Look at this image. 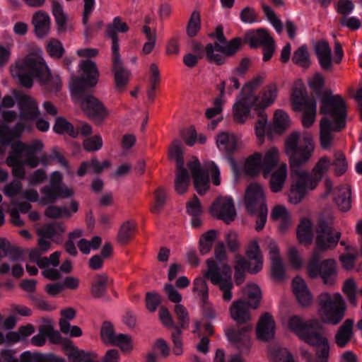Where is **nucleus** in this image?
Returning a JSON list of instances; mask_svg holds the SVG:
<instances>
[{"label":"nucleus","mask_w":362,"mask_h":362,"mask_svg":"<svg viewBox=\"0 0 362 362\" xmlns=\"http://www.w3.org/2000/svg\"><path fill=\"white\" fill-rule=\"evenodd\" d=\"M129 30L127 24L122 21V19L117 16L112 21L107 25L106 35L111 40L112 53H119V44L118 33H127Z\"/></svg>","instance_id":"nucleus-25"},{"label":"nucleus","mask_w":362,"mask_h":362,"mask_svg":"<svg viewBox=\"0 0 362 362\" xmlns=\"http://www.w3.org/2000/svg\"><path fill=\"white\" fill-rule=\"evenodd\" d=\"M265 201L264 189L260 184L253 182L246 188L244 205L250 214H254L263 206H267Z\"/></svg>","instance_id":"nucleus-17"},{"label":"nucleus","mask_w":362,"mask_h":362,"mask_svg":"<svg viewBox=\"0 0 362 362\" xmlns=\"http://www.w3.org/2000/svg\"><path fill=\"white\" fill-rule=\"evenodd\" d=\"M281 159V151L276 146H272L264 153L255 152L247 158L243 165H239L233 158H228L231 170L238 177L241 175L242 168L249 175L255 176L262 172L264 177H267L275 167L279 166Z\"/></svg>","instance_id":"nucleus-6"},{"label":"nucleus","mask_w":362,"mask_h":362,"mask_svg":"<svg viewBox=\"0 0 362 362\" xmlns=\"http://www.w3.org/2000/svg\"><path fill=\"white\" fill-rule=\"evenodd\" d=\"M18 360L20 362H66L63 358L52 354L45 355L29 351L23 352Z\"/></svg>","instance_id":"nucleus-39"},{"label":"nucleus","mask_w":362,"mask_h":362,"mask_svg":"<svg viewBox=\"0 0 362 362\" xmlns=\"http://www.w3.org/2000/svg\"><path fill=\"white\" fill-rule=\"evenodd\" d=\"M46 48L48 54L54 58H61L64 52L62 43L54 38L48 40Z\"/></svg>","instance_id":"nucleus-58"},{"label":"nucleus","mask_w":362,"mask_h":362,"mask_svg":"<svg viewBox=\"0 0 362 362\" xmlns=\"http://www.w3.org/2000/svg\"><path fill=\"white\" fill-rule=\"evenodd\" d=\"M255 98L239 93L232 106V115L235 122L244 124L250 117L252 108L255 109Z\"/></svg>","instance_id":"nucleus-18"},{"label":"nucleus","mask_w":362,"mask_h":362,"mask_svg":"<svg viewBox=\"0 0 362 362\" xmlns=\"http://www.w3.org/2000/svg\"><path fill=\"white\" fill-rule=\"evenodd\" d=\"M214 362H245L242 357L238 354L226 355L221 349H218L216 352Z\"/></svg>","instance_id":"nucleus-64"},{"label":"nucleus","mask_w":362,"mask_h":362,"mask_svg":"<svg viewBox=\"0 0 362 362\" xmlns=\"http://www.w3.org/2000/svg\"><path fill=\"white\" fill-rule=\"evenodd\" d=\"M246 255L248 259V262L246 261L247 271L252 274L259 273L263 268L264 258L257 240L250 241Z\"/></svg>","instance_id":"nucleus-22"},{"label":"nucleus","mask_w":362,"mask_h":362,"mask_svg":"<svg viewBox=\"0 0 362 362\" xmlns=\"http://www.w3.org/2000/svg\"><path fill=\"white\" fill-rule=\"evenodd\" d=\"M320 144L323 148L332 145L333 133L341 130L346 125V105L344 98L332 93L326 94L321 100Z\"/></svg>","instance_id":"nucleus-3"},{"label":"nucleus","mask_w":362,"mask_h":362,"mask_svg":"<svg viewBox=\"0 0 362 362\" xmlns=\"http://www.w3.org/2000/svg\"><path fill=\"white\" fill-rule=\"evenodd\" d=\"M35 332V327L31 324L20 327L17 331L12 332L11 338L14 344L25 340Z\"/></svg>","instance_id":"nucleus-57"},{"label":"nucleus","mask_w":362,"mask_h":362,"mask_svg":"<svg viewBox=\"0 0 362 362\" xmlns=\"http://www.w3.org/2000/svg\"><path fill=\"white\" fill-rule=\"evenodd\" d=\"M183 146L180 141L175 140L170 149L169 157L176 162V174L175 178V190L179 194H184L189 185V175L182 156Z\"/></svg>","instance_id":"nucleus-10"},{"label":"nucleus","mask_w":362,"mask_h":362,"mask_svg":"<svg viewBox=\"0 0 362 362\" xmlns=\"http://www.w3.org/2000/svg\"><path fill=\"white\" fill-rule=\"evenodd\" d=\"M278 92V87L275 83L265 86L259 95L255 98V109L264 110L272 105L277 98Z\"/></svg>","instance_id":"nucleus-29"},{"label":"nucleus","mask_w":362,"mask_h":362,"mask_svg":"<svg viewBox=\"0 0 362 362\" xmlns=\"http://www.w3.org/2000/svg\"><path fill=\"white\" fill-rule=\"evenodd\" d=\"M264 81V77L262 75H257L248 81L242 87L240 93L255 98L257 95L255 93L257 90Z\"/></svg>","instance_id":"nucleus-49"},{"label":"nucleus","mask_w":362,"mask_h":362,"mask_svg":"<svg viewBox=\"0 0 362 362\" xmlns=\"http://www.w3.org/2000/svg\"><path fill=\"white\" fill-rule=\"evenodd\" d=\"M216 142L219 151L226 153H232L238 148L236 136L230 132H219L216 136Z\"/></svg>","instance_id":"nucleus-32"},{"label":"nucleus","mask_w":362,"mask_h":362,"mask_svg":"<svg viewBox=\"0 0 362 362\" xmlns=\"http://www.w3.org/2000/svg\"><path fill=\"white\" fill-rule=\"evenodd\" d=\"M316 304L318 318L305 320L300 315H292L286 319L288 329L305 343L318 332L316 330L323 328V325H336L345 315L346 302L339 293L322 292L317 297Z\"/></svg>","instance_id":"nucleus-2"},{"label":"nucleus","mask_w":362,"mask_h":362,"mask_svg":"<svg viewBox=\"0 0 362 362\" xmlns=\"http://www.w3.org/2000/svg\"><path fill=\"white\" fill-rule=\"evenodd\" d=\"M134 230V224L130 221L124 222L118 233L117 240L121 244H124L131 238Z\"/></svg>","instance_id":"nucleus-59"},{"label":"nucleus","mask_w":362,"mask_h":362,"mask_svg":"<svg viewBox=\"0 0 362 362\" xmlns=\"http://www.w3.org/2000/svg\"><path fill=\"white\" fill-rule=\"evenodd\" d=\"M187 213L191 216H200L203 213V207L200 200L194 196L186 203Z\"/></svg>","instance_id":"nucleus-63"},{"label":"nucleus","mask_w":362,"mask_h":362,"mask_svg":"<svg viewBox=\"0 0 362 362\" xmlns=\"http://www.w3.org/2000/svg\"><path fill=\"white\" fill-rule=\"evenodd\" d=\"M293 107L296 111H303L302 123L305 128L310 127L315 122L317 114V104L313 98L307 96L302 88H295L291 95Z\"/></svg>","instance_id":"nucleus-9"},{"label":"nucleus","mask_w":362,"mask_h":362,"mask_svg":"<svg viewBox=\"0 0 362 362\" xmlns=\"http://www.w3.org/2000/svg\"><path fill=\"white\" fill-rule=\"evenodd\" d=\"M81 105L87 116L97 124H100L109 114L103 104L93 95L84 98Z\"/></svg>","instance_id":"nucleus-21"},{"label":"nucleus","mask_w":362,"mask_h":362,"mask_svg":"<svg viewBox=\"0 0 362 362\" xmlns=\"http://www.w3.org/2000/svg\"><path fill=\"white\" fill-rule=\"evenodd\" d=\"M60 331L70 337H79L83 334L82 329L76 325H71L69 322L59 320Z\"/></svg>","instance_id":"nucleus-60"},{"label":"nucleus","mask_w":362,"mask_h":362,"mask_svg":"<svg viewBox=\"0 0 362 362\" xmlns=\"http://www.w3.org/2000/svg\"><path fill=\"white\" fill-rule=\"evenodd\" d=\"M43 144L40 141H35L30 145L18 143L14 146L13 151L8 156L6 163L12 167L13 174L16 178L23 179L25 172L22 168L21 155L23 153L35 154L42 148Z\"/></svg>","instance_id":"nucleus-12"},{"label":"nucleus","mask_w":362,"mask_h":362,"mask_svg":"<svg viewBox=\"0 0 362 362\" xmlns=\"http://www.w3.org/2000/svg\"><path fill=\"white\" fill-rule=\"evenodd\" d=\"M287 169L286 163H281L272 173L269 185L273 192H279L283 189L287 179Z\"/></svg>","instance_id":"nucleus-36"},{"label":"nucleus","mask_w":362,"mask_h":362,"mask_svg":"<svg viewBox=\"0 0 362 362\" xmlns=\"http://www.w3.org/2000/svg\"><path fill=\"white\" fill-rule=\"evenodd\" d=\"M244 295L250 300V306L256 309L259 304L262 293L259 287L253 283L248 284L244 288Z\"/></svg>","instance_id":"nucleus-45"},{"label":"nucleus","mask_w":362,"mask_h":362,"mask_svg":"<svg viewBox=\"0 0 362 362\" xmlns=\"http://www.w3.org/2000/svg\"><path fill=\"white\" fill-rule=\"evenodd\" d=\"M342 291L345 294L349 303L354 307L358 305L357 285L354 279H349L344 283Z\"/></svg>","instance_id":"nucleus-46"},{"label":"nucleus","mask_w":362,"mask_h":362,"mask_svg":"<svg viewBox=\"0 0 362 362\" xmlns=\"http://www.w3.org/2000/svg\"><path fill=\"white\" fill-rule=\"evenodd\" d=\"M53 129L57 134H66L72 137L78 136V132H76L73 126L63 117L57 118Z\"/></svg>","instance_id":"nucleus-51"},{"label":"nucleus","mask_w":362,"mask_h":362,"mask_svg":"<svg viewBox=\"0 0 362 362\" xmlns=\"http://www.w3.org/2000/svg\"><path fill=\"white\" fill-rule=\"evenodd\" d=\"M320 255L315 250L307 265V273L310 278L320 277L325 285L332 286L337 276V262L333 259H327L320 262Z\"/></svg>","instance_id":"nucleus-8"},{"label":"nucleus","mask_w":362,"mask_h":362,"mask_svg":"<svg viewBox=\"0 0 362 362\" xmlns=\"http://www.w3.org/2000/svg\"><path fill=\"white\" fill-rule=\"evenodd\" d=\"M32 23L37 37L47 36L50 31L51 19L49 15L42 11H38L33 14Z\"/></svg>","instance_id":"nucleus-31"},{"label":"nucleus","mask_w":362,"mask_h":362,"mask_svg":"<svg viewBox=\"0 0 362 362\" xmlns=\"http://www.w3.org/2000/svg\"><path fill=\"white\" fill-rule=\"evenodd\" d=\"M18 100L19 109V119L12 131L6 129L4 127L0 129V143L8 144L14 139L18 137L21 132L25 129H30L33 121L40 115L38 105L35 100L30 95L25 94L5 95L2 100L1 105L4 107H12Z\"/></svg>","instance_id":"nucleus-5"},{"label":"nucleus","mask_w":362,"mask_h":362,"mask_svg":"<svg viewBox=\"0 0 362 362\" xmlns=\"http://www.w3.org/2000/svg\"><path fill=\"white\" fill-rule=\"evenodd\" d=\"M115 81L117 90H122L129 80V72L124 69L119 53H112Z\"/></svg>","instance_id":"nucleus-30"},{"label":"nucleus","mask_w":362,"mask_h":362,"mask_svg":"<svg viewBox=\"0 0 362 362\" xmlns=\"http://www.w3.org/2000/svg\"><path fill=\"white\" fill-rule=\"evenodd\" d=\"M112 284V279L106 274L100 273L96 274L92 282L90 291L94 297H103L107 291V287Z\"/></svg>","instance_id":"nucleus-37"},{"label":"nucleus","mask_w":362,"mask_h":362,"mask_svg":"<svg viewBox=\"0 0 362 362\" xmlns=\"http://www.w3.org/2000/svg\"><path fill=\"white\" fill-rule=\"evenodd\" d=\"M268 351L269 356L273 362H295L291 354L279 344H271Z\"/></svg>","instance_id":"nucleus-41"},{"label":"nucleus","mask_w":362,"mask_h":362,"mask_svg":"<svg viewBox=\"0 0 362 362\" xmlns=\"http://www.w3.org/2000/svg\"><path fill=\"white\" fill-rule=\"evenodd\" d=\"M209 213L213 217L223 220L226 223L234 221L237 215L234 201L228 196L217 197L212 202Z\"/></svg>","instance_id":"nucleus-16"},{"label":"nucleus","mask_w":362,"mask_h":362,"mask_svg":"<svg viewBox=\"0 0 362 362\" xmlns=\"http://www.w3.org/2000/svg\"><path fill=\"white\" fill-rule=\"evenodd\" d=\"M79 77L74 79L71 87L78 92L80 89L95 86L98 81L99 72L96 64L91 60H82L78 64Z\"/></svg>","instance_id":"nucleus-13"},{"label":"nucleus","mask_w":362,"mask_h":362,"mask_svg":"<svg viewBox=\"0 0 362 362\" xmlns=\"http://www.w3.org/2000/svg\"><path fill=\"white\" fill-rule=\"evenodd\" d=\"M250 303L243 300H238L233 303L230 308V316L238 323H245L250 320L249 311Z\"/></svg>","instance_id":"nucleus-35"},{"label":"nucleus","mask_w":362,"mask_h":362,"mask_svg":"<svg viewBox=\"0 0 362 362\" xmlns=\"http://www.w3.org/2000/svg\"><path fill=\"white\" fill-rule=\"evenodd\" d=\"M245 40L251 47L260 45L265 46L272 42L273 39L264 29H258L256 31L250 30L245 35Z\"/></svg>","instance_id":"nucleus-38"},{"label":"nucleus","mask_w":362,"mask_h":362,"mask_svg":"<svg viewBox=\"0 0 362 362\" xmlns=\"http://www.w3.org/2000/svg\"><path fill=\"white\" fill-rule=\"evenodd\" d=\"M102 240L99 236H95L90 240H87L84 238H81L78 243V247L80 251L85 255H88L91 250H95L98 249L101 245Z\"/></svg>","instance_id":"nucleus-54"},{"label":"nucleus","mask_w":362,"mask_h":362,"mask_svg":"<svg viewBox=\"0 0 362 362\" xmlns=\"http://www.w3.org/2000/svg\"><path fill=\"white\" fill-rule=\"evenodd\" d=\"M240 39H233L228 45L208 44L205 47L206 58L209 62L223 64L226 59L236 52L240 46Z\"/></svg>","instance_id":"nucleus-14"},{"label":"nucleus","mask_w":362,"mask_h":362,"mask_svg":"<svg viewBox=\"0 0 362 362\" xmlns=\"http://www.w3.org/2000/svg\"><path fill=\"white\" fill-rule=\"evenodd\" d=\"M292 287L293 293L300 306L309 308L313 305V296L303 279L296 276L293 280Z\"/></svg>","instance_id":"nucleus-26"},{"label":"nucleus","mask_w":362,"mask_h":362,"mask_svg":"<svg viewBox=\"0 0 362 362\" xmlns=\"http://www.w3.org/2000/svg\"><path fill=\"white\" fill-rule=\"evenodd\" d=\"M117 334L118 333L115 332L114 325L110 322L105 321L102 324L100 338L105 345L112 346Z\"/></svg>","instance_id":"nucleus-47"},{"label":"nucleus","mask_w":362,"mask_h":362,"mask_svg":"<svg viewBox=\"0 0 362 362\" xmlns=\"http://www.w3.org/2000/svg\"><path fill=\"white\" fill-rule=\"evenodd\" d=\"M298 238L302 243H310L313 238V223L308 218L301 219L298 227Z\"/></svg>","instance_id":"nucleus-43"},{"label":"nucleus","mask_w":362,"mask_h":362,"mask_svg":"<svg viewBox=\"0 0 362 362\" xmlns=\"http://www.w3.org/2000/svg\"><path fill=\"white\" fill-rule=\"evenodd\" d=\"M174 312L178 319L180 328H187L189 323V317L187 308L181 303L175 305Z\"/></svg>","instance_id":"nucleus-62"},{"label":"nucleus","mask_w":362,"mask_h":362,"mask_svg":"<svg viewBox=\"0 0 362 362\" xmlns=\"http://www.w3.org/2000/svg\"><path fill=\"white\" fill-rule=\"evenodd\" d=\"M252 327L248 325L238 330L228 331L226 334L228 340L241 352L247 351L251 346L250 331Z\"/></svg>","instance_id":"nucleus-23"},{"label":"nucleus","mask_w":362,"mask_h":362,"mask_svg":"<svg viewBox=\"0 0 362 362\" xmlns=\"http://www.w3.org/2000/svg\"><path fill=\"white\" fill-rule=\"evenodd\" d=\"M218 235V232L216 230H210L202 235L199 241V252L202 255H206L210 252Z\"/></svg>","instance_id":"nucleus-44"},{"label":"nucleus","mask_w":362,"mask_h":362,"mask_svg":"<svg viewBox=\"0 0 362 362\" xmlns=\"http://www.w3.org/2000/svg\"><path fill=\"white\" fill-rule=\"evenodd\" d=\"M268 118L266 114L260 112L258 115L257 120L255 125V134L261 141L263 142L264 138L267 131Z\"/></svg>","instance_id":"nucleus-56"},{"label":"nucleus","mask_w":362,"mask_h":362,"mask_svg":"<svg viewBox=\"0 0 362 362\" xmlns=\"http://www.w3.org/2000/svg\"><path fill=\"white\" fill-rule=\"evenodd\" d=\"M354 320L351 319L346 320L343 325L339 327L335 334V343L339 347H344L350 341L352 337V327Z\"/></svg>","instance_id":"nucleus-40"},{"label":"nucleus","mask_w":362,"mask_h":362,"mask_svg":"<svg viewBox=\"0 0 362 362\" xmlns=\"http://www.w3.org/2000/svg\"><path fill=\"white\" fill-rule=\"evenodd\" d=\"M325 192L322 194L323 198L330 194L336 205L341 211H347L351 209V192L348 185H338L333 187L332 182L327 180L325 182Z\"/></svg>","instance_id":"nucleus-15"},{"label":"nucleus","mask_w":362,"mask_h":362,"mask_svg":"<svg viewBox=\"0 0 362 362\" xmlns=\"http://www.w3.org/2000/svg\"><path fill=\"white\" fill-rule=\"evenodd\" d=\"M315 53L320 66L325 70H330L332 66V51L325 41H319L314 44Z\"/></svg>","instance_id":"nucleus-33"},{"label":"nucleus","mask_w":362,"mask_h":362,"mask_svg":"<svg viewBox=\"0 0 362 362\" xmlns=\"http://www.w3.org/2000/svg\"><path fill=\"white\" fill-rule=\"evenodd\" d=\"M271 219L277 224L281 233L286 232L292 225L291 214L284 205H276L272 209Z\"/></svg>","instance_id":"nucleus-28"},{"label":"nucleus","mask_w":362,"mask_h":362,"mask_svg":"<svg viewBox=\"0 0 362 362\" xmlns=\"http://www.w3.org/2000/svg\"><path fill=\"white\" fill-rule=\"evenodd\" d=\"M112 346H118L124 354L131 353L134 349L132 337L123 333H118Z\"/></svg>","instance_id":"nucleus-52"},{"label":"nucleus","mask_w":362,"mask_h":362,"mask_svg":"<svg viewBox=\"0 0 362 362\" xmlns=\"http://www.w3.org/2000/svg\"><path fill=\"white\" fill-rule=\"evenodd\" d=\"M291 125V119L288 115L278 110L274 114V127L276 132L281 133Z\"/></svg>","instance_id":"nucleus-50"},{"label":"nucleus","mask_w":362,"mask_h":362,"mask_svg":"<svg viewBox=\"0 0 362 362\" xmlns=\"http://www.w3.org/2000/svg\"><path fill=\"white\" fill-rule=\"evenodd\" d=\"M293 62L303 68H308L310 65V54L305 45L300 46L294 52L292 57Z\"/></svg>","instance_id":"nucleus-48"},{"label":"nucleus","mask_w":362,"mask_h":362,"mask_svg":"<svg viewBox=\"0 0 362 362\" xmlns=\"http://www.w3.org/2000/svg\"><path fill=\"white\" fill-rule=\"evenodd\" d=\"M12 77L21 86L31 88L34 78L43 83H49L51 74L43 58L42 49L33 47L23 58L18 59L10 66Z\"/></svg>","instance_id":"nucleus-4"},{"label":"nucleus","mask_w":362,"mask_h":362,"mask_svg":"<svg viewBox=\"0 0 362 362\" xmlns=\"http://www.w3.org/2000/svg\"><path fill=\"white\" fill-rule=\"evenodd\" d=\"M187 168L190 171L195 190L200 195L204 194L209 189L208 173L202 169L197 158H191L187 163Z\"/></svg>","instance_id":"nucleus-20"},{"label":"nucleus","mask_w":362,"mask_h":362,"mask_svg":"<svg viewBox=\"0 0 362 362\" xmlns=\"http://www.w3.org/2000/svg\"><path fill=\"white\" fill-rule=\"evenodd\" d=\"M166 192L163 188H158L153 192V200L151 202V211L154 214H158L165 205Z\"/></svg>","instance_id":"nucleus-55"},{"label":"nucleus","mask_w":362,"mask_h":362,"mask_svg":"<svg viewBox=\"0 0 362 362\" xmlns=\"http://www.w3.org/2000/svg\"><path fill=\"white\" fill-rule=\"evenodd\" d=\"M62 176L59 172L55 171L52 174L50 186H44L40 189L42 204H52L59 198H69L73 196L72 188L62 185Z\"/></svg>","instance_id":"nucleus-11"},{"label":"nucleus","mask_w":362,"mask_h":362,"mask_svg":"<svg viewBox=\"0 0 362 362\" xmlns=\"http://www.w3.org/2000/svg\"><path fill=\"white\" fill-rule=\"evenodd\" d=\"M66 230V227L62 223L55 222L46 225L38 229L40 236L48 238L50 240L59 241L60 236Z\"/></svg>","instance_id":"nucleus-42"},{"label":"nucleus","mask_w":362,"mask_h":362,"mask_svg":"<svg viewBox=\"0 0 362 362\" xmlns=\"http://www.w3.org/2000/svg\"><path fill=\"white\" fill-rule=\"evenodd\" d=\"M315 148L313 135L306 131L293 132L285 141L284 153L292 171L288 202L293 204L300 203L310 191L316 188L330 167L329 159L322 157L316 163L312 173L300 168L309 162Z\"/></svg>","instance_id":"nucleus-1"},{"label":"nucleus","mask_w":362,"mask_h":362,"mask_svg":"<svg viewBox=\"0 0 362 362\" xmlns=\"http://www.w3.org/2000/svg\"><path fill=\"white\" fill-rule=\"evenodd\" d=\"M52 14L57 26L59 33H63L71 29V25L69 22V16L64 12L63 6L56 1L52 2Z\"/></svg>","instance_id":"nucleus-34"},{"label":"nucleus","mask_w":362,"mask_h":362,"mask_svg":"<svg viewBox=\"0 0 362 362\" xmlns=\"http://www.w3.org/2000/svg\"><path fill=\"white\" fill-rule=\"evenodd\" d=\"M235 280L237 284H240L245 279L246 268V259L240 255H236L234 259Z\"/></svg>","instance_id":"nucleus-53"},{"label":"nucleus","mask_w":362,"mask_h":362,"mask_svg":"<svg viewBox=\"0 0 362 362\" xmlns=\"http://www.w3.org/2000/svg\"><path fill=\"white\" fill-rule=\"evenodd\" d=\"M200 30V15L197 11L192 13L187 26V33L189 37L195 36Z\"/></svg>","instance_id":"nucleus-61"},{"label":"nucleus","mask_w":362,"mask_h":362,"mask_svg":"<svg viewBox=\"0 0 362 362\" xmlns=\"http://www.w3.org/2000/svg\"><path fill=\"white\" fill-rule=\"evenodd\" d=\"M60 255L61 252L57 251L41 262L40 268L42 269V275L45 278L52 281L61 279L62 274L59 267Z\"/></svg>","instance_id":"nucleus-24"},{"label":"nucleus","mask_w":362,"mask_h":362,"mask_svg":"<svg viewBox=\"0 0 362 362\" xmlns=\"http://www.w3.org/2000/svg\"><path fill=\"white\" fill-rule=\"evenodd\" d=\"M207 267L204 274L206 277L222 291L223 300L230 301L233 298L231 289L233 287L230 267L227 264L218 265L214 260L209 259Z\"/></svg>","instance_id":"nucleus-7"},{"label":"nucleus","mask_w":362,"mask_h":362,"mask_svg":"<svg viewBox=\"0 0 362 362\" xmlns=\"http://www.w3.org/2000/svg\"><path fill=\"white\" fill-rule=\"evenodd\" d=\"M317 248L315 250L319 254L320 250H327L334 247L339 240L341 233L325 223H321L316 229Z\"/></svg>","instance_id":"nucleus-19"},{"label":"nucleus","mask_w":362,"mask_h":362,"mask_svg":"<svg viewBox=\"0 0 362 362\" xmlns=\"http://www.w3.org/2000/svg\"><path fill=\"white\" fill-rule=\"evenodd\" d=\"M276 324L269 313L261 315L257 326V337L262 341L272 339L275 335Z\"/></svg>","instance_id":"nucleus-27"}]
</instances>
